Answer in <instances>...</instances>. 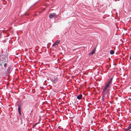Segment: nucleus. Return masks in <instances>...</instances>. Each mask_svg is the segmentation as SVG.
<instances>
[{
  "label": "nucleus",
  "mask_w": 131,
  "mask_h": 131,
  "mask_svg": "<svg viewBox=\"0 0 131 131\" xmlns=\"http://www.w3.org/2000/svg\"><path fill=\"white\" fill-rule=\"evenodd\" d=\"M109 89H106L104 88H103L102 92V100L103 101H104L105 99L107 98L109 96Z\"/></svg>",
  "instance_id": "f257e3e1"
},
{
  "label": "nucleus",
  "mask_w": 131,
  "mask_h": 131,
  "mask_svg": "<svg viewBox=\"0 0 131 131\" xmlns=\"http://www.w3.org/2000/svg\"><path fill=\"white\" fill-rule=\"evenodd\" d=\"M113 79V78H111L110 79L109 81L107 83L105 86L104 87V88L107 89L108 88H110L111 87V85H112V82Z\"/></svg>",
  "instance_id": "f03ea898"
},
{
  "label": "nucleus",
  "mask_w": 131,
  "mask_h": 131,
  "mask_svg": "<svg viewBox=\"0 0 131 131\" xmlns=\"http://www.w3.org/2000/svg\"><path fill=\"white\" fill-rule=\"evenodd\" d=\"M51 80L53 83L56 84L58 81L59 79L57 77H54L51 79Z\"/></svg>",
  "instance_id": "7ed1b4c3"
},
{
  "label": "nucleus",
  "mask_w": 131,
  "mask_h": 131,
  "mask_svg": "<svg viewBox=\"0 0 131 131\" xmlns=\"http://www.w3.org/2000/svg\"><path fill=\"white\" fill-rule=\"evenodd\" d=\"M57 16L55 13H52L49 15V17L51 19H55Z\"/></svg>",
  "instance_id": "20e7f679"
},
{
  "label": "nucleus",
  "mask_w": 131,
  "mask_h": 131,
  "mask_svg": "<svg viewBox=\"0 0 131 131\" xmlns=\"http://www.w3.org/2000/svg\"><path fill=\"white\" fill-rule=\"evenodd\" d=\"M22 105V104H20L18 105V112L20 115H21L20 108Z\"/></svg>",
  "instance_id": "39448f33"
},
{
  "label": "nucleus",
  "mask_w": 131,
  "mask_h": 131,
  "mask_svg": "<svg viewBox=\"0 0 131 131\" xmlns=\"http://www.w3.org/2000/svg\"><path fill=\"white\" fill-rule=\"evenodd\" d=\"M131 128V124H130L129 126L125 129L124 131H128Z\"/></svg>",
  "instance_id": "423d86ee"
},
{
  "label": "nucleus",
  "mask_w": 131,
  "mask_h": 131,
  "mask_svg": "<svg viewBox=\"0 0 131 131\" xmlns=\"http://www.w3.org/2000/svg\"><path fill=\"white\" fill-rule=\"evenodd\" d=\"M11 69V68L10 67H8L7 70V73H10Z\"/></svg>",
  "instance_id": "0eeeda50"
},
{
  "label": "nucleus",
  "mask_w": 131,
  "mask_h": 131,
  "mask_svg": "<svg viewBox=\"0 0 131 131\" xmlns=\"http://www.w3.org/2000/svg\"><path fill=\"white\" fill-rule=\"evenodd\" d=\"M82 97V95L81 94H79L77 96V98L79 100L81 99Z\"/></svg>",
  "instance_id": "6e6552de"
},
{
  "label": "nucleus",
  "mask_w": 131,
  "mask_h": 131,
  "mask_svg": "<svg viewBox=\"0 0 131 131\" xmlns=\"http://www.w3.org/2000/svg\"><path fill=\"white\" fill-rule=\"evenodd\" d=\"M95 50L94 49L90 53H89V56H90L91 55H92L94 54V52Z\"/></svg>",
  "instance_id": "1a4fd4ad"
},
{
  "label": "nucleus",
  "mask_w": 131,
  "mask_h": 131,
  "mask_svg": "<svg viewBox=\"0 0 131 131\" xmlns=\"http://www.w3.org/2000/svg\"><path fill=\"white\" fill-rule=\"evenodd\" d=\"M114 52L113 50H111L110 51V53L111 54H113L114 53Z\"/></svg>",
  "instance_id": "9d476101"
},
{
  "label": "nucleus",
  "mask_w": 131,
  "mask_h": 131,
  "mask_svg": "<svg viewBox=\"0 0 131 131\" xmlns=\"http://www.w3.org/2000/svg\"><path fill=\"white\" fill-rule=\"evenodd\" d=\"M60 41V40H57V41L55 42V44L56 45H58V43H59Z\"/></svg>",
  "instance_id": "9b49d317"
},
{
  "label": "nucleus",
  "mask_w": 131,
  "mask_h": 131,
  "mask_svg": "<svg viewBox=\"0 0 131 131\" xmlns=\"http://www.w3.org/2000/svg\"><path fill=\"white\" fill-rule=\"evenodd\" d=\"M6 64H7L6 63H5L4 64V67H6Z\"/></svg>",
  "instance_id": "f8f14e48"
},
{
  "label": "nucleus",
  "mask_w": 131,
  "mask_h": 131,
  "mask_svg": "<svg viewBox=\"0 0 131 131\" xmlns=\"http://www.w3.org/2000/svg\"><path fill=\"white\" fill-rule=\"evenodd\" d=\"M38 123H35L34 125V126H36L37 125Z\"/></svg>",
  "instance_id": "ddd939ff"
},
{
  "label": "nucleus",
  "mask_w": 131,
  "mask_h": 131,
  "mask_svg": "<svg viewBox=\"0 0 131 131\" xmlns=\"http://www.w3.org/2000/svg\"><path fill=\"white\" fill-rule=\"evenodd\" d=\"M55 43H54V44H53L52 45V47H54V46H55Z\"/></svg>",
  "instance_id": "4468645a"
},
{
  "label": "nucleus",
  "mask_w": 131,
  "mask_h": 131,
  "mask_svg": "<svg viewBox=\"0 0 131 131\" xmlns=\"http://www.w3.org/2000/svg\"><path fill=\"white\" fill-rule=\"evenodd\" d=\"M6 60H4V62H6Z\"/></svg>",
  "instance_id": "2eb2a0df"
}]
</instances>
